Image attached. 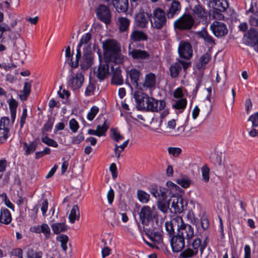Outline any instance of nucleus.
I'll return each instance as SVG.
<instances>
[{
    "label": "nucleus",
    "mask_w": 258,
    "mask_h": 258,
    "mask_svg": "<svg viewBox=\"0 0 258 258\" xmlns=\"http://www.w3.org/2000/svg\"><path fill=\"white\" fill-rule=\"evenodd\" d=\"M103 59L104 63L100 62L96 71H94L96 77L100 81L104 80L109 74V68L111 62L122 63L123 55L120 53V47L117 41L107 39L102 42Z\"/></svg>",
    "instance_id": "1"
},
{
    "label": "nucleus",
    "mask_w": 258,
    "mask_h": 258,
    "mask_svg": "<svg viewBox=\"0 0 258 258\" xmlns=\"http://www.w3.org/2000/svg\"><path fill=\"white\" fill-rule=\"evenodd\" d=\"M134 97L138 107L141 109L157 112L163 109L165 106L164 101H158L152 97H149L147 94L143 93H135Z\"/></svg>",
    "instance_id": "2"
},
{
    "label": "nucleus",
    "mask_w": 258,
    "mask_h": 258,
    "mask_svg": "<svg viewBox=\"0 0 258 258\" xmlns=\"http://www.w3.org/2000/svg\"><path fill=\"white\" fill-rule=\"evenodd\" d=\"M143 226L144 231L152 241H155L158 244L163 242L161 235L162 224L159 222L157 218Z\"/></svg>",
    "instance_id": "3"
},
{
    "label": "nucleus",
    "mask_w": 258,
    "mask_h": 258,
    "mask_svg": "<svg viewBox=\"0 0 258 258\" xmlns=\"http://www.w3.org/2000/svg\"><path fill=\"white\" fill-rule=\"evenodd\" d=\"M167 18L166 12L163 10L159 8L155 9L150 16L151 27L158 30L165 27Z\"/></svg>",
    "instance_id": "4"
},
{
    "label": "nucleus",
    "mask_w": 258,
    "mask_h": 258,
    "mask_svg": "<svg viewBox=\"0 0 258 258\" xmlns=\"http://www.w3.org/2000/svg\"><path fill=\"white\" fill-rule=\"evenodd\" d=\"M195 23V20L189 14H184L178 18L173 24L175 30L180 31L189 30L191 29Z\"/></svg>",
    "instance_id": "5"
},
{
    "label": "nucleus",
    "mask_w": 258,
    "mask_h": 258,
    "mask_svg": "<svg viewBox=\"0 0 258 258\" xmlns=\"http://www.w3.org/2000/svg\"><path fill=\"white\" fill-rule=\"evenodd\" d=\"M181 224L179 226L177 225V234L183 238L186 239L188 244H189L194 240L195 236L194 229L190 225L184 224L182 220L180 218Z\"/></svg>",
    "instance_id": "6"
},
{
    "label": "nucleus",
    "mask_w": 258,
    "mask_h": 258,
    "mask_svg": "<svg viewBox=\"0 0 258 258\" xmlns=\"http://www.w3.org/2000/svg\"><path fill=\"white\" fill-rule=\"evenodd\" d=\"M171 206V211L174 213H182L187 205V202L181 197L172 196L168 200Z\"/></svg>",
    "instance_id": "7"
},
{
    "label": "nucleus",
    "mask_w": 258,
    "mask_h": 258,
    "mask_svg": "<svg viewBox=\"0 0 258 258\" xmlns=\"http://www.w3.org/2000/svg\"><path fill=\"white\" fill-rule=\"evenodd\" d=\"M128 55L133 59L139 62H146L151 58V54L149 52L137 48H132L131 44L128 45Z\"/></svg>",
    "instance_id": "8"
},
{
    "label": "nucleus",
    "mask_w": 258,
    "mask_h": 258,
    "mask_svg": "<svg viewBox=\"0 0 258 258\" xmlns=\"http://www.w3.org/2000/svg\"><path fill=\"white\" fill-rule=\"evenodd\" d=\"M200 244L201 239L198 237H196L190 243L188 244L189 247L180 254V258H190L196 255L198 252Z\"/></svg>",
    "instance_id": "9"
},
{
    "label": "nucleus",
    "mask_w": 258,
    "mask_h": 258,
    "mask_svg": "<svg viewBox=\"0 0 258 258\" xmlns=\"http://www.w3.org/2000/svg\"><path fill=\"white\" fill-rule=\"evenodd\" d=\"M140 220L142 225L157 219V215L153 210L148 206H143L139 213Z\"/></svg>",
    "instance_id": "10"
},
{
    "label": "nucleus",
    "mask_w": 258,
    "mask_h": 258,
    "mask_svg": "<svg viewBox=\"0 0 258 258\" xmlns=\"http://www.w3.org/2000/svg\"><path fill=\"white\" fill-rule=\"evenodd\" d=\"M97 18L101 22L107 24L111 21V14L109 8L104 5H99L96 9Z\"/></svg>",
    "instance_id": "11"
},
{
    "label": "nucleus",
    "mask_w": 258,
    "mask_h": 258,
    "mask_svg": "<svg viewBox=\"0 0 258 258\" xmlns=\"http://www.w3.org/2000/svg\"><path fill=\"white\" fill-rule=\"evenodd\" d=\"M178 52L180 57L188 60L192 56V48L191 44L185 41H181L179 44Z\"/></svg>",
    "instance_id": "12"
},
{
    "label": "nucleus",
    "mask_w": 258,
    "mask_h": 258,
    "mask_svg": "<svg viewBox=\"0 0 258 258\" xmlns=\"http://www.w3.org/2000/svg\"><path fill=\"white\" fill-rule=\"evenodd\" d=\"M211 30L214 35L217 37H221L228 33L226 25L223 23L215 21L210 26Z\"/></svg>",
    "instance_id": "13"
},
{
    "label": "nucleus",
    "mask_w": 258,
    "mask_h": 258,
    "mask_svg": "<svg viewBox=\"0 0 258 258\" xmlns=\"http://www.w3.org/2000/svg\"><path fill=\"white\" fill-rule=\"evenodd\" d=\"M83 59V62L82 64V67L83 69H88L92 65L94 57L90 45L87 46V47L84 49Z\"/></svg>",
    "instance_id": "14"
},
{
    "label": "nucleus",
    "mask_w": 258,
    "mask_h": 258,
    "mask_svg": "<svg viewBox=\"0 0 258 258\" xmlns=\"http://www.w3.org/2000/svg\"><path fill=\"white\" fill-rule=\"evenodd\" d=\"M171 245L174 252L181 251L185 246V239L177 233L171 239Z\"/></svg>",
    "instance_id": "15"
},
{
    "label": "nucleus",
    "mask_w": 258,
    "mask_h": 258,
    "mask_svg": "<svg viewBox=\"0 0 258 258\" xmlns=\"http://www.w3.org/2000/svg\"><path fill=\"white\" fill-rule=\"evenodd\" d=\"M84 80L83 75L81 73H77L75 76L70 78L68 86L74 90L78 89L81 87Z\"/></svg>",
    "instance_id": "16"
},
{
    "label": "nucleus",
    "mask_w": 258,
    "mask_h": 258,
    "mask_svg": "<svg viewBox=\"0 0 258 258\" xmlns=\"http://www.w3.org/2000/svg\"><path fill=\"white\" fill-rule=\"evenodd\" d=\"M148 35L143 31L138 30H133L130 36V44L131 45L136 42L147 40Z\"/></svg>",
    "instance_id": "17"
},
{
    "label": "nucleus",
    "mask_w": 258,
    "mask_h": 258,
    "mask_svg": "<svg viewBox=\"0 0 258 258\" xmlns=\"http://www.w3.org/2000/svg\"><path fill=\"white\" fill-rule=\"evenodd\" d=\"M181 9L180 3L177 1H172L167 11L166 14L168 19H172L175 16L178 15Z\"/></svg>",
    "instance_id": "18"
},
{
    "label": "nucleus",
    "mask_w": 258,
    "mask_h": 258,
    "mask_svg": "<svg viewBox=\"0 0 258 258\" xmlns=\"http://www.w3.org/2000/svg\"><path fill=\"white\" fill-rule=\"evenodd\" d=\"M31 231L36 233H43L46 239L50 237L51 232L48 225L46 223H43L41 225L34 226L31 228Z\"/></svg>",
    "instance_id": "19"
},
{
    "label": "nucleus",
    "mask_w": 258,
    "mask_h": 258,
    "mask_svg": "<svg viewBox=\"0 0 258 258\" xmlns=\"http://www.w3.org/2000/svg\"><path fill=\"white\" fill-rule=\"evenodd\" d=\"M111 71H112V76L111 79V83L116 85H120L123 84V79L121 74V69L120 67L114 68L111 64Z\"/></svg>",
    "instance_id": "20"
},
{
    "label": "nucleus",
    "mask_w": 258,
    "mask_h": 258,
    "mask_svg": "<svg viewBox=\"0 0 258 258\" xmlns=\"http://www.w3.org/2000/svg\"><path fill=\"white\" fill-rule=\"evenodd\" d=\"M149 18L150 16L148 13L140 12L135 17L136 25L140 28H144L147 27Z\"/></svg>",
    "instance_id": "21"
},
{
    "label": "nucleus",
    "mask_w": 258,
    "mask_h": 258,
    "mask_svg": "<svg viewBox=\"0 0 258 258\" xmlns=\"http://www.w3.org/2000/svg\"><path fill=\"white\" fill-rule=\"evenodd\" d=\"M252 123V129L248 134L251 137H258V111L251 115L248 119Z\"/></svg>",
    "instance_id": "22"
},
{
    "label": "nucleus",
    "mask_w": 258,
    "mask_h": 258,
    "mask_svg": "<svg viewBox=\"0 0 258 258\" xmlns=\"http://www.w3.org/2000/svg\"><path fill=\"white\" fill-rule=\"evenodd\" d=\"M127 75L129 76L131 82L135 88L142 90V87L141 84H139V80L140 77L141 76V73L137 69H131L128 73Z\"/></svg>",
    "instance_id": "23"
},
{
    "label": "nucleus",
    "mask_w": 258,
    "mask_h": 258,
    "mask_svg": "<svg viewBox=\"0 0 258 258\" xmlns=\"http://www.w3.org/2000/svg\"><path fill=\"white\" fill-rule=\"evenodd\" d=\"M228 5L225 2L224 4L219 1L216 2L214 7L213 15L214 17L219 19L223 18L224 16L220 13L225 11Z\"/></svg>",
    "instance_id": "24"
},
{
    "label": "nucleus",
    "mask_w": 258,
    "mask_h": 258,
    "mask_svg": "<svg viewBox=\"0 0 258 258\" xmlns=\"http://www.w3.org/2000/svg\"><path fill=\"white\" fill-rule=\"evenodd\" d=\"M156 76L154 74L150 73L145 76V81L141 84L142 90L144 88H152L155 86L156 83Z\"/></svg>",
    "instance_id": "25"
},
{
    "label": "nucleus",
    "mask_w": 258,
    "mask_h": 258,
    "mask_svg": "<svg viewBox=\"0 0 258 258\" xmlns=\"http://www.w3.org/2000/svg\"><path fill=\"white\" fill-rule=\"evenodd\" d=\"M128 0H112L113 7L118 12H125L128 5Z\"/></svg>",
    "instance_id": "26"
},
{
    "label": "nucleus",
    "mask_w": 258,
    "mask_h": 258,
    "mask_svg": "<svg viewBox=\"0 0 258 258\" xmlns=\"http://www.w3.org/2000/svg\"><path fill=\"white\" fill-rule=\"evenodd\" d=\"M150 193L158 200H166L167 198L166 191L165 188L160 187L153 186L150 188Z\"/></svg>",
    "instance_id": "27"
},
{
    "label": "nucleus",
    "mask_w": 258,
    "mask_h": 258,
    "mask_svg": "<svg viewBox=\"0 0 258 258\" xmlns=\"http://www.w3.org/2000/svg\"><path fill=\"white\" fill-rule=\"evenodd\" d=\"M179 219H173L170 222L167 221L165 224L166 230L170 236H174L175 230L177 229V225H179L178 220Z\"/></svg>",
    "instance_id": "28"
},
{
    "label": "nucleus",
    "mask_w": 258,
    "mask_h": 258,
    "mask_svg": "<svg viewBox=\"0 0 258 258\" xmlns=\"http://www.w3.org/2000/svg\"><path fill=\"white\" fill-rule=\"evenodd\" d=\"M182 65L180 61H176L172 63L169 68L170 76L172 78H175L178 77L179 73L181 71Z\"/></svg>",
    "instance_id": "29"
},
{
    "label": "nucleus",
    "mask_w": 258,
    "mask_h": 258,
    "mask_svg": "<svg viewBox=\"0 0 258 258\" xmlns=\"http://www.w3.org/2000/svg\"><path fill=\"white\" fill-rule=\"evenodd\" d=\"M12 221L10 212L6 208H2L0 213V223L8 224Z\"/></svg>",
    "instance_id": "30"
},
{
    "label": "nucleus",
    "mask_w": 258,
    "mask_h": 258,
    "mask_svg": "<svg viewBox=\"0 0 258 258\" xmlns=\"http://www.w3.org/2000/svg\"><path fill=\"white\" fill-rule=\"evenodd\" d=\"M80 214L79 208L77 205L73 206L69 216V221L71 223H74L76 220L80 219Z\"/></svg>",
    "instance_id": "31"
},
{
    "label": "nucleus",
    "mask_w": 258,
    "mask_h": 258,
    "mask_svg": "<svg viewBox=\"0 0 258 258\" xmlns=\"http://www.w3.org/2000/svg\"><path fill=\"white\" fill-rule=\"evenodd\" d=\"M199 35L202 38L205 42L207 43L212 47L216 44L215 40L206 30H203L199 33Z\"/></svg>",
    "instance_id": "32"
},
{
    "label": "nucleus",
    "mask_w": 258,
    "mask_h": 258,
    "mask_svg": "<svg viewBox=\"0 0 258 258\" xmlns=\"http://www.w3.org/2000/svg\"><path fill=\"white\" fill-rule=\"evenodd\" d=\"M193 14L200 18H205L207 17V12L206 10L200 5L195 6L192 9Z\"/></svg>",
    "instance_id": "33"
},
{
    "label": "nucleus",
    "mask_w": 258,
    "mask_h": 258,
    "mask_svg": "<svg viewBox=\"0 0 258 258\" xmlns=\"http://www.w3.org/2000/svg\"><path fill=\"white\" fill-rule=\"evenodd\" d=\"M24 149L25 151V155H28L33 153L36 149L37 143L36 142H32L29 144L26 142L23 143Z\"/></svg>",
    "instance_id": "34"
},
{
    "label": "nucleus",
    "mask_w": 258,
    "mask_h": 258,
    "mask_svg": "<svg viewBox=\"0 0 258 258\" xmlns=\"http://www.w3.org/2000/svg\"><path fill=\"white\" fill-rule=\"evenodd\" d=\"M210 54L208 53H205L202 55L199 60V62L197 64V68L201 70L205 66L210 60Z\"/></svg>",
    "instance_id": "35"
},
{
    "label": "nucleus",
    "mask_w": 258,
    "mask_h": 258,
    "mask_svg": "<svg viewBox=\"0 0 258 258\" xmlns=\"http://www.w3.org/2000/svg\"><path fill=\"white\" fill-rule=\"evenodd\" d=\"M137 195L138 200L142 203H147L150 200V195L144 190H138Z\"/></svg>",
    "instance_id": "36"
},
{
    "label": "nucleus",
    "mask_w": 258,
    "mask_h": 258,
    "mask_svg": "<svg viewBox=\"0 0 258 258\" xmlns=\"http://www.w3.org/2000/svg\"><path fill=\"white\" fill-rule=\"evenodd\" d=\"M52 230L55 234H58L67 230V226L64 223H56L51 225Z\"/></svg>",
    "instance_id": "37"
},
{
    "label": "nucleus",
    "mask_w": 258,
    "mask_h": 258,
    "mask_svg": "<svg viewBox=\"0 0 258 258\" xmlns=\"http://www.w3.org/2000/svg\"><path fill=\"white\" fill-rule=\"evenodd\" d=\"M176 182L183 188H186L190 186L191 181L188 177L183 176L178 178L176 180Z\"/></svg>",
    "instance_id": "38"
},
{
    "label": "nucleus",
    "mask_w": 258,
    "mask_h": 258,
    "mask_svg": "<svg viewBox=\"0 0 258 258\" xmlns=\"http://www.w3.org/2000/svg\"><path fill=\"white\" fill-rule=\"evenodd\" d=\"M118 22L119 23V29L120 31L124 32L128 29L130 21L125 17H120L118 18Z\"/></svg>",
    "instance_id": "39"
},
{
    "label": "nucleus",
    "mask_w": 258,
    "mask_h": 258,
    "mask_svg": "<svg viewBox=\"0 0 258 258\" xmlns=\"http://www.w3.org/2000/svg\"><path fill=\"white\" fill-rule=\"evenodd\" d=\"M248 38L253 43H258V32L254 28H251L247 33Z\"/></svg>",
    "instance_id": "40"
},
{
    "label": "nucleus",
    "mask_w": 258,
    "mask_h": 258,
    "mask_svg": "<svg viewBox=\"0 0 258 258\" xmlns=\"http://www.w3.org/2000/svg\"><path fill=\"white\" fill-rule=\"evenodd\" d=\"M170 206V205L168 204V201L167 202L165 201V200H158L157 207L162 212H167Z\"/></svg>",
    "instance_id": "41"
},
{
    "label": "nucleus",
    "mask_w": 258,
    "mask_h": 258,
    "mask_svg": "<svg viewBox=\"0 0 258 258\" xmlns=\"http://www.w3.org/2000/svg\"><path fill=\"white\" fill-rule=\"evenodd\" d=\"M31 84L30 82H25L24 83L22 93V99L26 100L30 95L31 92Z\"/></svg>",
    "instance_id": "42"
},
{
    "label": "nucleus",
    "mask_w": 258,
    "mask_h": 258,
    "mask_svg": "<svg viewBox=\"0 0 258 258\" xmlns=\"http://www.w3.org/2000/svg\"><path fill=\"white\" fill-rule=\"evenodd\" d=\"M56 239L57 241L60 242L61 247L62 250L64 251H66L68 248L67 244L69 241L68 236L66 235L61 234L60 236L57 237Z\"/></svg>",
    "instance_id": "43"
},
{
    "label": "nucleus",
    "mask_w": 258,
    "mask_h": 258,
    "mask_svg": "<svg viewBox=\"0 0 258 258\" xmlns=\"http://www.w3.org/2000/svg\"><path fill=\"white\" fill-rule=\"evenodd\" d=\"M128 142L129 140H127L126 141H124L122 144L119 146H118L117 144L115 145V148L114 151L117 158H119L121 152L123 151L124 148L127 146Z\"/></svg>",
    "instance_id": "44"
},
{
    "label": "nucleus",
    "mask_w": 258,
    "mask_h": 258,
    "mask_svg": "<svg viewBox=\"0 0 258 258\" xmlns=\"http://www.w3.org/2000/svg\"><path fill=\"white\" fill-rule=\"evenodd\" d=\"M27 258H41L42 252L41 251L35 252L33 248L28 247L27 250Z\"/></svg>",
    "instance_id": "45"
},
{
    "label": "nucleus",
    "mask_w": 258,
    "mask_h": 258,
    "mask_svg": "<svg viewBox=\"0 0 258 258\" xmlns=\"http://www.w3.org/2000/svg\"><path fill=\"white\" fill-rule=\"evenodd\" d=\"M202 179L205 182H208L210 179V168L207 165H204L201 168Z\"/></svg>",
    "instance_id": "46"
},
{
    "label": "nucleus",
    "mask_w": 258,
    "mask_h": 258,
    "mask_svg": "<svg viewBox=\"0 0 258 258\" xmlns=\"http://www.w3.org/2000/svg\"><path fill=\"white\" fill-rule=\"evenodd\" d=\"M187 104V101L185 98H181L175 101L174 104L173 105V108L176 109H184Z\"/></svg>",
    "instance_id": "47"
},
{
    "label": "nucleus",
    "mask_w": 258,
    "mask_h": 258,
    "mask_svg": "<svg viewBox=\"0 0 258 258\" xmlns=\"http://www.w3.org/2000/svg\"><path fill=\"white\" fill-rule=\"evenodd\" d=\"M109 126V123L107 120H104L103 125H98L97 126V129L99 133L101 134V136L105 135L106 132Z\"/></svg>",
    "instance_id": "48"
},
{
    "label": "nucleus",
    "mask_w": 258,
    "mask_h": 258,
    "mask_svg": "<svg viewBox=\"0 0 258 258\" xmlns=\"http://www.w3.org/2000/svg\"><path fill=\"white\" fill-rule=\"evenodd\" d=\"M248 21L251 26L258 27V12L252 13L249 16Z\"/></svg>",
    "instance_id": "49"
},
{
    "label": "nucleus",
    "mask_w": 258,
    "mask_h": 258,
    "mask_svg": "<svg viewBox=\"0 0 258 258\" xmlns=\"http://www.w3.org/2000/svg\"><path fill=\"white\" fill-rule=\"evenodd\" d=\"M41 140L43 143L47 145L48 146H51V147H55V148H56L58 147V144L57 143V142L55 141H54V140H53L51 138H49L47 136L44 137L42 138Z\"/></svg>",
    "instance_id": "50"
},
{
    "label": "nucleus",
    "mask_w": 258,
    "mask_h": 258,
    "mask_svg": "<svg viewBox=\"0 0 258 258\" xmlns=\"http://www.w3.org/2000/svg\"><path fill=\"white\" fill-rule=\"evenodd\" d=\"M10 130L0 127V143H4L8 138Z\"/></svg>",
    "instance_id": "51"
},
{
    "label": "nucleus",
    "mask_w": 258,
    "mask_h": 258,
    "mask_svg": "<svg viewBox=\"0 0 258 258\" xmlns=\"http://www.w3.org/2000/svg\"><path fill=\"white\" fill-rule=\"evenodd\" d=\"M99 111V108L96 106H93L87 114V118L89 120L92 121Z\"/></svg>",
    "instance_id": "52"
},
{
    "label": "nucleus",
    "mask_w": 258,
    "mask_h": 258,
    "mask_svg": "<svg viewBox=\"0 0 258 258\" xmlns=\"http://www.w3.org/2000/svg\"><path fill=\"white\" fill-rule=\"evenodd\" d=\"M91 38L92 35L90 33L83 35L78 45V47H81L83 44H88Z\"/></svg>",
    "instance_id": "53"
},
{
    "label": "nucleus",
    "mask_w": 258,
    "mask_h": 258,
    "mask_svg": "<svg viewBox=\"0 0 258 258\" xmlns=\"http://www.w3.org/2000/svg\"><path fill=\"white\" fill-rule=\"evenodd\" d=\"M201 225L203 230H206L209 227V221L207 216L203 214L201 218Z\"/></svg>",
    "instance_id": "54"
},
{
    "label": "nucleus",
    "mask_w": 258,
    "mask_h": 258,
    "mask_svg": "<svg viewBox=\"0 0 258 258\" xmlns=\"http://www.w3.org/2000/svg\"><path fill=\"white\" fill-rule=\"evenodd\" d=\"M10 119L8 117H3L0 120V127L10 130Z\"/></svg>",
    "instance_id": "55"
},
{
    "label": "nucleus",
    "mask_w": 258,
    "mask_h": 258,
    "mask_svg": "<svg viewBox=\"0 0 258 258\" xmlns=\"http://www.w3.org/2000/svg\"><path fill=\"white\" fill-rule=\"evenodd\" d=\"M167 150L169 154L174 157L178 156L181 152V149L179 148L168 147Z\"/></svg>",
    "instance_id": "56"
},
{
    "label": "nucleus",
    "mask_w": 258,
    "mask_h": 258,
    "mask_svg": "<svg viewBox=\"0 0 258 258\" xmlns=\"http://www.w3.org/2000/svg\"><path fill=\"white\" fill-rule=\"evenodd\" d=\"M111 133L112 135V139L115 140L116 142H119L120 140L123 139V136H122L119 132H117V129L116 128H111Z\"/></svg>",
    "instance_id": "57"
},
{
    "label": "nucleus",
    "mask_w": 258,
    "mask_h": 258,
    "mask_svg": "<svg viewBox=\"0 0 258 258\" xmlns=\"http://www.w3.org/2000/svg\"><path fill=\"white\" fill-rule=\"evenodd\" d=\"M54 121V118H49L47 121L44 124L43 130L45 132H48L50 131L52 127Z\"/></svg>",
    "instance_id": "58"
},
{
    "label": "nucleus",
    "mask_w": 258,
    "mask_h": 258,
    "mask_svg": "<svg viewBox=\"0 0 258 258\" xmlns=\"http://www.w3.org/2000/svg\"><path fill=\"white\" fill-rule=\"evenodd\" d=\"M81 47H78L77 49V54L76 55L75 62H71V66L73 68H76L79 66V60L81 56Z\"/></svg>",
    "instance_id": "59"
},
{
    "label": "nucleus",
    "mask_w": 258,
    "mask_h": 258,
    "mask_svg": "<svg viewBox=\"0 0 258 258\" xmlns=\"http://www.w3.org/2000/svg\"><path fill=\"white\" fill-rule=\"evenodd\" d=\"M27 117V109L25 108L23 109V112L20 117V130H21L26 122V119Z\"/></svg>",
    "instance_id": "60"
},
{
    "label": "nucleus",
    "mask_w": 258,
    "mask_h": 258,
    "mask_svg": "<svg viewBox=\"0 0 258 258\" xmlns=\"http://www.w3.org/2000/svg\"><path fill=\"white\" fill-rule=\"evenodd\" d=\"M69 124L70 128L71 131L74 133L77 132L79 128V124L78 122L73 118L70 120Z\"/></svg>",
    "instance_id": "61"
},
{
    "label": "nucleus",
    "mask_w": 258,
    "mask_h": 258,
    "mask_svg": "<svg viewBox=\"0 0 258 258\" xmlns=\"http://www.w3.org/2000/svg\"><path fill=\"white\" fill-rule=\"evenodd\" d=\"M109 170L111 172L112 178L113 179H115L117 176V171L116 164L114 163L111 164L109 167Z\"/></svg>",
    "instance_id": "62"
},
{
    "label": "nucleus",
    "mask_w": 258,
    "mask_h": 258,
    "mask_svg": "<svg viewBox=\"0 0 258 258\" xmlns=\"http://www.w3.org/2000/svg\"><path fill=\"white\" fill-rule=\"evenodd\" d=\"M84 139V137L82 133H80L78 136L73 138L72 143L78 144L80 143Z\"/></svg>",
    "instance_id": "63"
},
{
    "label": "nucleus",
    "mask_w": 258,
    "mask_h": 258,
    "mask_svg": "<svg viewBox=\"0 0 258 258\" xmlns=\"http://www.w3.org/2000/svg\"><path fill=\"white\" fill-rule=\"evenodd\" d=\"M9 105L10 111H17L18 102L15 99L12 98L9 101Z\"/></svg>",
    "instance_id": "64"
}]
</instances>
